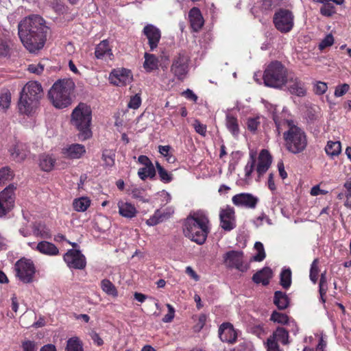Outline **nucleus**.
Here are the masks:
<instances>
[{
	"label": "nucleus",
	"instance_id": "17",
	"mask_svg": "<svg viewBox=\"0 0 351 351\" xmlns=\"http://www.w3.org/2000/svg\"><path fill=\"white\" fill-rule=\"evenodd\" d=\"M286 84L291 94L300 97L306 95L304 83L293 73H289Z\"/></svg>",
	"mask_w": 351,
	"mask_h": 351
},
{
	"label": "nucleus",
	"instance_id": "16",
	"mask_svg": "<svg viewBox=\"0 0 351 351\" xmlns=\"http://www.w3.org/2000/svg\"><path fill=\"white\" fill-rule=\"evenodd\" d=\"M143 34L148 40L149 51H153L158 47V43L161 38L160 30L152 24L145 25L143 29Z\"/></svg>",
	"mask_w": 351,
	"mask_h": 351
},
{
	"label": "nucleus",
	"instance_id": "18",
	"mask_svg": "<svg viewBox=\"0 0 351 351\" xmlns=\"http://www.w3.org/2000/svg\"><path fill=\"white\" fill-rule=\"evenodd\" d=\"M220 223L221 228L227 231L234 229L236 226L234 210L230 206H226L220 211Z\"/></svg>",
	"mask_w": 351,
	"mask_h": 351
},
{
	"label": "nucleus",
	"instance_id": "15",
	"mask_svg": "<svg viewBox=\"0 0 351 351\" xmlns=\"http://www.w3.org/2000/svg\"><path fill=\"white\" fill-rule=\"evenodd\" d=\"M232 202L236 206L254 209L259 199L251 193H241L234 195Z\"/></svg>",
	"mask_w": 351,
	"mask_h": 351
},
{
	"label": "nucleus",
	"instance_id": "23",
	"mask_svg": "<svg viewBox=\"0 0 351 351\" xmlns=\"http://www.w3.org/2000/svg\"><path fill=\"white\" fill-rule=\"evenodd\" d=\"M119 214L126 219H133L136 217L138 210L136 206L129 202L119 200L117 203Z\"/></svg>",
	"mask_w": 351,
	"mask_h": 351
},
{
	"label": "nucleus",
	"instance_id": "13",
	"mask_svg": "<svg viewBox=\"0 0 351 351\" xmlns=\"http://www.w3.org/2000/svg\"><path fill=\"white\" fill-rule=\"evenodd\" d=\"M14 185L10 184L0 193V217L5 215L14 206Z\"/></svg>",
	"mask_w": 351,
	"mask_h": 351
},
{
	"label": "nucleus",
	"instance_id": "1",
	"mask_svg": "<svg viewBox=\"0 0 351 351\" xmlns=\"http://www.w3.org/2000/svg\"><path fill=\"white\" fill-rule=\"evenodd\" d=\"M47 30L45 20L38 15L26 17L18 25L20 40L29 52H35L44 47Z\"/></svg>",
	"mask_w": 351,
	"mask_h": 351
},
{
	"label": "nucleus",
	"instance_id": "19",
	"mask_svg": "<svg viewBox=\"0 0 351 351\" xmlns=\"http://www.w3.org/2000/svg\"><path fill=\"white\" fill-rule=\"evenodd\" d=\"M138 162L143 165L138 171V176L142 180L153 178L156 175V170L153 163L146 155H140Z\"/></svg>",
	"mask_w": 351,
	"mask_h": 351
},
{
	"label": "nucleus",
	"instance_id": "54",
	"mask_svg": "<svg viewBox=\"0 0 351 351\" xmlns=\"http://www.w3.org/2000/svg\"><path fill=\"white\" fill-rule=\"evenodd\" d=\"M85 152L84 146L80 144H73L67 149L66 154H85Z\"/></svg>",
	"mask_w": 351,
	"mask_h": 351
},
{
	"label": "nucleus",
	"instance_id": "63",
	"mask_svg": "<svg viewBox=\"0 0 351 351\" xmlns=\"http://www.w3.org/2000/svg\"><path fill=\"white\" fill-rule=\"evenodd\" d=\"M182 95H184L186 99L193 101L194 102H196L198 99L197 96L193 92V90L189 88L182 93Z\"/></svg>",
	"mask_w": 351,
	"mask_h": 351
},
{
	"label": "nucleus",
	"instance_id": "9",
	"mask_svg": "<svg viewBox=\"0 0 351 351\" xmlns=\"http://www.w3.org/2000/svg\"><path fill=\"white\" fill-rule=\"evenodd\" d=\"M273 23L278 31L282 34L291 32L294 26V15L287 9H279L274 15Z\"/></svg>",
	"mask_w": 351,
	"mask_h": 351
},
{
	"label": "nucleus",
	"instance_id": "6",
	"mask_svg": "<svg viewBox=\"0 0 351 351\" xmlns=\"http://www.w3.org/2000/svg\"><path fill=\"white\" fill-rule=\"evenodd\" d=\"M289 73L279 61L271 62L265 69L263 80L266 86L281 89L287 84Z\"/></svg>",
	"mask_w": 351,
	"mask_h": 351
},
{
	"label": "nucleus",
	"instance_id": "59",
	"mask_svg": "<svg viewBox=\"0 0 351 351\" xmlns=\"http://www.w3.org/2000/svg\"><path fill=\"white\" fill-rule=\"evenodd\" d=\"M167 307L168 308V313L165 315V317L162 318V321L165 323L171 322L173 320L175 315V310L173 307L169 304H167Z\"/></svg>",
	"mask_w": 351,
	"mask_h": 351
},
{
	"label": "nucleus",
	"instance_id": "44",
	"mask_svg": "<svg viewBox=\"0 0 351 351\" xmlns=\"http://www.w3.org/2000/svg\"><path fill=\"white\" fill-rule=\"evenodd\" d=\"M12 178L13 173L10 168L4 167L0 169V185L11 180Z\"/></svg>",
	"mask_w": 351,
	"mask_h": 351
},
{
	"label": "nucleus",
	"instance_id": "21",
	"mask_svg": "<svg viewBox=\"0 0 351 351\" xmlns=\"http://www.w3.org/2000/svg\"><path fill=\"white\" fill-rule=\"evenodd\" d=\"M219 336L222 341L232 343L237 339V333L232 324L223 323L219 328Z\"/></svg>",
	"mask_w": 351,
	"mask_h": 351
},
{
	"label": "nucleus",
	"instance_id": "37",
	"mask_svg": "<svg viewBox=\"0 0 351 351\" xmlns=\"http://www.w3.org/2000/svg\"><path fill=\"white\" fill-rule=\"evenodd\" d=\"M291 284V271L290 269H284L280 273V285L285 289H288Z\"/></svg>",
	"mask_w": 351,
	"mask_h": 351
},
{
	"label": "nucleus",
	"instance_id": "27",
	"mask_svg": "<svg viewBox=\"0 0 351 351\" xmlns=\"http://www.w3.org/2000/svg\"><path fill=\"white\" fill-rule=\"evenodd\" d=\"M128 193L132 195V198L143 203H148L150 201V198L145 194V190L142 187L132 185L128 188Z\"/></svg>",
	"mask_w": 351,
	"mask_h": 351
},
{
	"label": "nucleus",
	"instance_id": "58",
	"mask_svg": "<svg viewBox=\"0 0 351 351\" xmlns=\"http://www.w3.org/2000/svg\"><path fill=\"white\" fill-rule=\"evenodd\" d=\"M28 71L35 74H40L44 71V64L41 63L31 64L28 66Z\"/></svg>",
	"mask_w": 351,
	"mask_h": 351
},
{
	"label": "nucleus",
	"instance_id": "7",
	"mask_svg": "<svg viewBox=\"0 0 351 351\" xmlns=\"http://www.w3.org/2000/svg\"><path fill=\"white\" fill-rule=\"evenodd\" d=\"M289 129L283 134L287 150L292 154H299L304 150L307 145V139L304 132L293 125L292 121H287Z\"/></svg>",
	"mask_w": 351,
	"mask_h": 351
},
{
	"label": "nucleus",
	"instance_id": "55",
	"mask_svg": "<svg viewBox=\"0 0 351 351\" xmlns=\"http://www.w3.org/2000/svg\"><path fill=\"white\" fill-rule=\"evenodd\" d=\"M334 43V38L332 34H329L321 41L319 45V49L323 50L325 48L332 45Z\"/></svg>",
	"mask_w": 351,
	"mask_h": 351
},
{
	"label": "nucleus",
	"instance_id": "56",
	"mask_svg": "<svg viewBox=\"0 0 351 351\" xmlns=\"http://www.w3.org/2000/svg\"><path fill=\"white\" fill-rule=\"evenodd\" d=\"M160 211L161 219L163 221L169 219L173 214L174 209L173 207H167L165 208H159Z\"/></svg>",
	"mask_w": 351,
	"mask_h": 351
},
{
	"label": "nucleus",
	"instance_id": "24",
	"mask_svg": "<svg viewBox=\"0 0 351 351\" xmlns=\"http://www.w3.org/2000/svg\"><path fill=\"white\" fill-rule=\"evenodd\" d=\"M191 27L193 32H199L204 25V20L202 14L197 8H193L189 13Z\"/></svg>",
	"mask_w": 351,
	"mask_h": 351
},
{
	"label": "nucleus",
	"instance_id": "34",
	"mask_svg": "<svg viewBox=\"0 0 351 351\" xmlns=\"http://www.w3.org/2000/svg\"><path fill=\"white\" fill-rule=\"evenodd\" d=\"M226 127L233 136H237L239 135V126L238 120L236 117L232 115L228 114L226 116Z\"/></svg>",
	"mask_w": 351,
	"mask_h": 351
},
{
	"label": "nucleus",
	"instance_id": "5",
	"mask_svg": "<svg viewBox=\"0 0 351 351\" xmlns=\"http://www.w3.org/2000/svg\"><path fill=\"white\" fill-rule=\"evenodd\" d=\"M92 110L89 106L80 103L71 113V123L79 131V137L86 140L92 136Z\"/></svg>",
	"mask_w": 351,
	"mask_h": 351
},
{
	"label": "nucleus",
	"instance_id": "49",
	"mask_svg": "<svg viewBox=\"0 0 351 351\" xmlns=\"http://www.w3.org/2000/svg\"><path fill=\"white\" fill-rule=\"evenodd\" d=\"M271 320H272L274 322L285 324L288 322V317L287 315L284 313L274 311L271 315Z\"/></svg>",
	"mask_w": 351,
	"mask_h": 351
},
{
	"label": "nucleus",
	"instance_id": "51",
	"mask_svg": "<svg viewBox=\"0 0 351 351\" xmlns=\"http://www.w3.org/2000/svg\"><path fill=\"white\" fill-rule=\"evenodd\" d=\"M260 125L259 117L248 118L247 128L250 132H255Z\"/></svg>",
	"mask_w": 351,
	"mask_h": 351
},
{
	"label": "nucleus",
	"instance_id": "8",
	"mask_svg": "<svg viewBox=\"0 0 351 351\" xmlns=\"http://www.w3.org/2000/svg\"><path fill=\"white\" fill-rule=\"evenodd\" d=\"M190 58L184 51L178 53L173 58L170 71L180 81H183L189 71Z\"/></svg>",
	"mask_w": 351,
	"mask_h": 351
},
{
	"label": "nucleus",
	"instance_id": "22",
	"mask_svg": "<svg viewBox=\"0 0 351 351\" xmlns=\"http://www.w3.org/2000/svg\"><path fill=\"white\" fill-rule=\"evenodd\" d=\"M256 171L258 179L269 169L272 162L271 155H256L254 156Z\"/></svg>",
	"mask_w": 351,
	"mask_h": 351
},
{
	"label": "nucleus",
	"instance_id": "14",
	"mask_svg": "<svg viewBox=\"0 0 351 351\" xmlns=\"http://www.w3.org/2000/svg\"><path fill=\"white\" fill-rule=\"evenodd\" d=\"M132 78L131 71L124 68L114 69L109 76L110 83L118 86H126L132 81Z\"/></svg>",
	"mask_w": 351,
	"mask_h": 351
},
{
	"label": "nucleus",
	"instance_id": "31",
	"mask_svg": "<svg viewBox=\"0 0 351 351\" xmlns=\"http://www.w3.org/2000/svg\"><path fill=\"white\" fill-rule=\"evenodd\" d=\"M91 201L88 197L75 198L73 202V209L77 212H85L90 206Z\"/></svg>",
	"mask_w": 351,
	"mask_h": 351
},
{
	"label": "nucleus",
	"instance_id": "36",
	"mask_svg": "<svg viewBox=\"0 0 351 351\" xmlns=\"http://www.w3.org/2000/svg\"><path fill=\"white\" fill-rule=\"evenodd\" d=\"M66 351H84L83 345L77 337L69 338L66 342Z\"/></svg>",
	"mask_w": 351,
	"mask_h": 351
},
{
	"label": "nucleus",
	"instance_id": "50",
	"mask_svg": "<svg viewBox=\"0 0 351 351\" xmlns=\"http://www.w3.org/2000/svg\"><path fill=\"white\" fill-rule=\"evenodd\" d=\"M282 0H263L262 8L265 10H271L279 6Z\"/></svg>",
	"mask_w": 351,
	"mask_h": 351
},
{
	"label": "nucleus",
	"instance_id": "20",
	"mask_svg": "<svg viewBox=\"0 0 351 351\" xmlns=\"http://www.w3.org/2000/svg\"><path fill=\"white\" fill-rule=\"evenodd\" d=\"M28 245L34 250L38 251L42 254L53 256L59 254L58 248L52 243L42 241L36 243L35 242L28 243Z\"/></svg>",
	"mask_w": 351,
	"mask_h": 351
},
{
	"label": "nucleus",
	"instance_id": "30",
	"mask_svg": "<svg viewBox=\"0 0 351 351\" xmlns=\"http://www.w3.org/2000/svg\"><path fill=\"white\" fill-rule=\"evenodd\" d=\"M32 232L36 237L48 239L51 237L50 230L43 223H35L32 226Z\"/></svg>",
	"mask_w": 351,
	"mask_h": 351
},
{
	"label": "nucleus",
	"instance_id": "43",
	"mask_svg": "<svg viewBox=\"0 0 351 351\" xmlns=\"http://www.w3.org/2000/svg\"><path fill=\"white\" fill-rule=\"evenodd\" d=\"M320 8V13L325 16H331L335 12V6L330 1H324Z\"/></svg>",
	"mask_w": 351,
	"mask_h": 351
},
{
	"label": "nucleus",
	"instance_id": "2",
	"mask_svg": "<svg viewBox=\"0 0 351 351\" xmlns=\"http://www.w3.org/2000/svg\"><path fill=\"white\" fill-rule=\"evenodd\" d=\"M210 230V226L208 215L203 210L193 212L185 219L184 235L199 245L205 243Z\"/></svg>",
	"mask_w": 351,
	"mask_h": 351
},
{
	"label": "nucleus",
	"instance_id": "39",
	"mask_svg": "<svg viewBox=\"0 0 351 351\" xmlns=\"http://www.w3.org/2000/svg\"><path fill=\"white\" fill-rule=\"evenodd\" d=\"M326 154H341V145L339 141H329L325 147Z\"/></svg>",
	"mask_w": 351,
	"mask_h": 351
},
{
	"label": "nucleus",
	"instance_id": "25",
	"mask_svg": "<svg viewBox=\"0 0 351 351\" xmlns=\"http://www.w3.org/2000/svg\"><path fill=\"white\" fill-rule=\"evenodd\" d=\"M95 56L97 59H104L108 56L110 60L113 57L112 49L108 40H101L95 47Z\"/></svg>",
	"mask_w": 351,
	"mask_h": 351
},
{
	"label": "nucleus",
	"instance_id": "11",
	"mask_svg": "<svg viewBox=\"0 0 351 351\" xmlns=\"http://www.w3.org/2000/svg\"><path fill=\"white\" fill-rule=\"evenodd\" d=\"M223 264L228 268H235L241 271L247 269V266L243 262V253L241 251L231 250L223 256Z\"/></svg>",
	"mask_w": 351,
	"mask_h": 351
},
{
	"label": "nucleus",
	"instance_id": "4",
	"mask_svg": "<svg viewBox=\"0 0 351 351\" xmlns=\"http://www.w3.org/2000/svg\"><path fill=\"white\" fill-rule=\"evenodd\" d=\"M75 85L73 80L61 79L56 81L48 92V97L54 107L62 109L71 104V95Z\"/></svg>",
	"mask_w": 351,
	"mask_h": 351
},
{
	"label": "nucleus",
	"instance_id": "57",
	"mask_svg": "<svg viewBox=\"0 0 351 351\" xmlns=\"http://www.w3.org/2000/svg\"><path fill=\"white\" fill-rule=\"evenodd\" d=\"M10 51V46L6 40L0 38V58L5 57Z\"/></svg>",
	"mask_w": 351,
	"mask_h": 351
},
{
	"label": "nucleus",
	"instance_id": "3",
	"mask_svg": "<svg viewBox=\"0 0 351 351\" xmlns=\"http://www.w3.org/2000/svg\"><path fill=\"white\" fill-rule=\"evenodd\" d=\"M43 96V87L39 82L36 81L27 82L20 93L18 103L19 112L26 115L35 112Z\"/></svg>",
	"mask_w": 351,
	"mask_h": 351
},
{
	"label": "nucleus",
	"instance_id": "48",
	"mask_svg": "<svg viewBox=\"0 0 351 351\" xmlns=\"http://www.w3.org/2000/svg\"><path fill=\"white\" fill-rule=\"evenodd\" d=\"M318 273V260L315 259L311 264L310 269V279L314 284H315L317 280Z\"/></svg>",
	"mask_w": 351,
	"mask_h": 351
},
{
	"label": "nucleus",
	"instance_id": "60",
	"mask_svg": "<svg viewBox=\"0 0 351 351\" xmlns=\"http://www.w3.org/2000/svg\"><path fill=\"white\" fill-rule=\"evenodd\" d=\"M350 86L347 84H343L337 86L335 90V95L336 97H341L344 95L349 90Z\"/></svg>",
	"mask_w": 351,
	"mask_h": 351
},
{
	"label": "nucleus",
	"instance_id": "29",
	"mask_svg": "<svg viewBox=\"0 0 351 351\" xmlns=\"http://www.w3.org/2000/svg\"><path fill=\"white\" fill-rule=\"evenodd\" d=\"M272 276V271L269 267H265L261 271H258L253 276V280L254 282L259 284L262 283L263 285L269 284V280Z\"/></svg>",
	"mask_w": 351,
	"mask_h": 351
},
{
	"label": "nucleus",
	"instance_id": "62",
	"mask_svg": "<svg viewBox=\"0 0 351 351\" xmlns=\"http://www.w3.org/2000/svg\"><path fill=\"white\" fill-rule=\"evenodd\" d=\"M328 86L325 82H319L316 84L315 92L317 95H322L327 90Z\"/></svg>",
	"mask_w": 351,
	"mask_h": 351
},
{
	"label": "nucleus",
	"instance_id": "32",
	"mask_svg": "<svg viewBox=\"0 0 351 351\" xmlns=\"http://www.w3.org/2000/svg\"><path fill=\"white\" fill-rule=\"evenodd\" d=\"M271 337L282 345L289 343V332L282 327H278Z\"/></svg>",
	"mask_w": 351,
	"mask_h": 351
},
{
	"label": "nucleus",
	"instance_id": "47",
	"mask_svg": "<svg viewBox=\"0 0 351 351\" xmlns=\"http://www.w3.org/2000/svg\"><path fill=\"white\" fill-rule=\"evenodd\" d=\"M11 102V94L10 92L0 95V107L3 110L9 108Z\"/></svg>",
	"mask_w": 351,
	"mask_h": 351
},
{
	"label": "nucleus",
	"instance_id": "61",
	"mask_svg": "<svg viewBox=\"0 0 351 351\" xmlns=\"http://www.w3.org/2000/svg\"><path fill=\"white\" fill-rule=\"evenodd\" d=\"M345 188L346 189V202L345 205L351 208V182H347L344 184Z\"/></svg>",
	"mask_w": 351,
	"mask_h": 351
},
{
	"label": "nucleus",
	"instance_id": "41",
	"mask_svg": "<svg viewBox=\"0 0 351 351\" xmlns=\"http://www.w3.org/2000/svg\"><path fill=\"white\" fill-rule=\"evenodd\" d=\"M156 168L162 182L169 183L172 180V174L166 171L158 162H156Z\"/></svg>",
	"mask_w": 351,
	"mask_h": 351
},
{
	"label": "nucleus",
	"instance_id": "35",
	"mask_svg": "<svg viewBox=\"0 0 351 351\" xmlns=\"http://www.w3.org/2000/svg\"><path fill=\"white\" fill-rule=\"evenodd\" d=\"M101 289L108 295L114 298L118 296V291L116 287L108 279H104L101 281Z\"/></svg>",
	"mask_w": 351,
	"mask_h": 351
},
{
	"label": "nucleus",
	"instance_id": "46",
	"mask_svg": "<svg viewBox=\"0 0 351 351\" xmlns=\"http://www.w3.org/2000/svg\"><path fill=\"white\" fill-rule=\"evenodd\" d=\"M141 94L136 93L130 97L128 107L134 110L138 109L141 106Z\"/></svg>",
	"mask_w": 351,
	"mask_h": 351
},
{
	"label": "nucleus",
	"instance_id": "53",
	"mask_svg": "<svg viewBox=\"0 0 351 351\" xmlns=\"http://www.w3.org/2000/svg\"><path fill=\"white\" fill-rule=\"evenodd\" d=\"M278 342L271 336L266 342V348L267 351H282L279 347Z\"/></svg>",
	"mask_w": 351,
	"mask_h": 351
},
{
	"label": "nucleus",
	"instance_id": "12",
	"mask_svg": "<svg viewBox=\"0 0 351 351\" xmlns=\"http://www.w3.org/2000/svg\"><path fill=\"white\" fill-rule=\"evenodd\" d=\"M64 262L70 269H83L86 265L84 255L78 250H69L63 256Z\"/></svg>",
	"mask_w": 351,
	"mask_h": 351
},
{
	"label": "nucleus",
	"instance_id": "33",
	"mask_svg": "<svg viewBox=\"0 0 351 351\" xmlns=\"http://www.w3.org/2000/svg\"><path fill=\"white\" fill-rule=\"evenodd\" d=\"M274 302L279 309H285L289 305V298L285 293L277 291L274 293Z\"/></svg>",
	"mask_w": 351,
	"mask_h": 351
},
{
	"label": "nucleus",
	"instance_id": "38",
	"mask_svg": "<svg viewBox=\"0 0 351 351\" xmlns=\"http://www.w3.org/2000/svg\"><path fill=\"white\" fill-rule=\"evenodd\" d=\"M328 290V285H327V280L326 276V273H322L321 274V278L319 280V292L320 295V299L322 302V303H325L326 300L324 298V295H326Z\"/></svg>",
	"mask_w": 351,
	"mask_h": 351
},
{
	"label": "nucleus",
	"instance_id": "42",
	"mask_svg": "<svg viewBox=\"0 0 351 351\" xmlns=\"http://www.w3.org/2000/svg\"><path fill=\"white\" fill-rule=\"evenodd\" d=\"M162 222H163V221L161 219L160 209H156L154 211V214L152 215L149 217V218L145 221V223L148 226H156Z\"/></svg>",
	"mask_w": 351,
	"mask_h": 351
},
{
	"label": "nucleus",
	"instance_id": "40",
	"mask_svg": "<svg viewBox=\"0 0 351 351\" xmlns=\"http://www.w3.org/2000/svg\"><path fill=\"white\" fill-rule=\"evenodd\" d=\"M254 250L256 251V254L253 256V261H262L265 258V252L263 243L259 241L256 242Z\"/></svg>",
	"mask_w": 351,
	"mask_h": 351
},
{
	"label": "nucleus",
	"instance_id": "64",
	"mask_svg": "<svg viewBox=\"0 0 351 351\" xmlns=\"http://www.w3.org/2000/svg\"><path fill=\"white\" fill-rule=\"evenodd\" d=\"M24 351H36L37 348L34 342L28 341L23 343Z\"/></svg>",
	"mask_w": 351,
	"mask_h": 351
},
{
	"label": "nucleus",
	"instance_id": "45",
	"mask_svg": "<svg viewBox=\"0 0 351 351\" xmlns=\"http://www.w3.org/2000/svg\"><path fill=\"white\" fill-rule=\"evenodd\" d=\"M254 156L256 155H250V160L245 167V177L246 180H250L251 174L255 167V159Z\"/></svg>",
	"mask_w": 351,
	"mask_h": 351
},
{
	"label": "nucleus",
	"instance_id": "28",
	"mask_svg": "<svg viewBox=\"0 0 351 351\" xmlns=\"http://www.w3.org/2000/svg\"><path fill=\"white\" fill-rule=\"evenodd\" d=\"M144 58L143 68L147 73H151L158 69L159 60L154 54L145 52Z\"/></svg>",
	"mask_w": 351,
	"mask_h": 351
},
{
	"label": "nucleus",
	"instance_id": "52",
	"mask_svg": "<svg viewBox=\"0 0 351 351\" xmlns=\"http://www.w3.org/2000/svg\"><path fill=\"white\" fill-rule=\"evenodd\" d=\"M193 126L197 133L205 136L207 132V127L206 125L202 123L198 119H195L193 123Z\"/></svg>",
	"mask_w": 351,
	"mask_h": 351
},
{
	"label": "nucleus",
	"instance_id": "26",
	"mask_svg": "<svg viewBox=\"0 0 351 351\" xmlns=\"http://www.w3.org/2000/svg\"><path fill=\"white\" fill-rule=\"evenodd\" d=\"M56 160L54 155H39L38 158L39 167L44 171H51L56 165Z\"/></svg>",
	"mask_w": 351,
	"mask_h": 351
},
{
	"label": "nucleus",
	"instance_id": "10",
	"mask_svg": "<svg viewBox=\"0 0 351 351\" xmlns=\"http://www.w3.org/2000/svg\"><path fill=\"white\" fill-rule=\"evenodd\" d=\"M14 269L16 276L23 282L29 283L33 281L36 268L32 260L26 258L19 259L14 265Z\"/></svg>",
	"mask_w": 351,
	"mask_h": 351
}]
</instances>
